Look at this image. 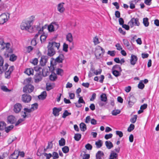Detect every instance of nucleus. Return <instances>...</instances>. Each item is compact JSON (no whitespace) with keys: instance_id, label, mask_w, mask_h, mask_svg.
I'll list each match as a JSON object with an SVG mask.
<instances>
[{"instance_id":"1","label":"nucleus","mask_w":159,"mask_h":159,"mask_svg":"<svg viewBox=\"0 0 159 159\" xmlns=\"http://www.w3.org/2000/svg\"><path fill=\"white\" fill-rule=\"evenodd\" d=\"M30 20H26L23 22L20 25V28L22 30H27L30 33H33L35 31V26L34 27L31 26V23L34 20V16H31L30 18Z\"/></svg>"},{"instance_id":"2","label":"nucleus","mask_w":159,"mask_h":159,"mask_svg":"<svg viewBox=\"0 0 159 159\" xmlns=\"http://www.w3.org/2000/svg\"><path fill=\"white\" fill-rule=\"evenodd\" d=\"M60 46V43L53 41H51L48 43L47 47L48 49V55L50 57L54 55L56 52L58 50Z\"/></svg>"},{"instance_id":"3","label":"nucleus","mask_w":159,"mask_h":159,"mask_svg":"<svg viewBox=\"0 0 159 159\" xmlns=\"http://www.w3.org/2000/svg\"><path fill=\"white\" fill-rule=\"evenodd\" d=\"M112 71L113 74L116 77H117L121 75L122 70L120 66L116 65L112 67Z\"/></svg>"},{"instance_id":"4","label":"nucleus","mask_w":159,"mask_h":159,"mask_svg":"<svg viewBox=\"0 0 159 159\" xmlns=\"http://www.w3.org/2000/svg\"><path fill=\"white\" fill-rule=\"evenodd\" d=\"M105 52L104 50L99 46H97L95 48V55L97 59L102 57Z\"/></svg>"},{"instance_id":"5","label":"nucleus","mask_w":159,"mask_h":159,"mask_svg":"<svg viewBox=\"0 0 159 159\" xmlns=\"http://www.w3.org/2000/svg\"><path fill=\"white\" fill-rule=\"evenodd\" d=\"M10 14L4 13L0 15V24L3 25L7 22L10 18Z\"/></svg>"},{"instance_id":"6","label":"nucleus","mask_w":159,"mask_h":159,"mask_svg":"<svg viewBox=\"0 0 159 159\" xmlns=\"http://www.w3.org/2000/svg\"><path fill=\"white\" fill-rule=\"evenodd\" d=\"M64 59V56L63 54H60L56 59L51 61V65L54 66L56 65V62H57L59 63H62Z\"/></svg>"},{"instance_id":"7","label":"nucleus","mask_w":159,"mask_h":159,"mask_svg":"<svg viewBox=\"0 0 159 159\" xmlns=\"http://www.w3.org/2000/svg\"><path fill=\"white\" fill-rule=\"evenodd\" d=\"M59 27L58 25L56 22H52L48 26L49 32H52L56 30Z\"/></svg>"},{"instance_id":"8","label":"nucleus","mask_w":159,"mask_h":159,"mask_svg":"<svg viewBox=\"0 0 159 159\" xmlns=\"http://www.w3.org/2000/svg\"><path fill=\"white\" fill-rule=\"evenodd\" d=\"M1 45L3 46L2 49H5L6 50V52H8L9 53L12 52V50L10 48V44L9 43H5L4 42H2L1 44Z\"/></svg>"},{"instance_id":"9","label":"nucleus","mask_w":159,"mask_h":159,"mask_svg":"<svg viewBox=\"0 0 159 159\" xmlns=\"http://www.w3.org/2000/svg\"><path fill=\"white\" fill-rule=\"evenodd\" d=\"M34 88V86L32 85L27 84L24 87L23 91L24 92L30 93L33 91Z\"/></svg>"},{"instance_id":"10","label":"nucleus","mask_w":159,"mask_h":159,"mask_svg":"<svg viewBox=\"0 0 159 159\" xmlns=\"http://www.w3.org/2000/svg\"><path fill=\"white\" fill-rule=\"evenodd\" d=\"M22 100L24 102L28 103L31 99V97L30 95L24 94L22 96Z\"/></svg>"},{"instance_id":"11","label":"nucleus","mask_w":159,"mask_h":159,"mask_svg":"<svg viewBox=\"0 0 159 159\" xmlns=\"http://www.w3.org/2000/svg\"><path fill=\"white\" fill-rule=\"evenodd\" d=\"M139 19L136 18H133L129 22V25H130L131 27H132L134 25L138 26Z\"/></svg>"},{"instance_id":"12","label":"nucleus","mask_w":159,"mask_h":159,"mask_svg":"<svg viewBox=\"0 0 159 159\" xmlns=\"http://www.w3.org/2000/svg\"><path fill=\"white\" fill-rule=\"evenodd\" d=\"M64 2H61L58 4L57 6V10L61 13H63L65 11V8L64 7Z\"/></svg>"},{"instance_id":"13","label":"nucleus","mask_w":159,"mask_h":159,"mask_svg":"<svg viewBox=\"0 0 159 159\" xmlns=\"http://www.w3.org/2000/svg\"><path fill=\"white\" fill-rule=\"evenodd\" d=\"M48 60V57L47 56H42L40 61V65L43 66H44L46 65Z\"/></svg>"},{"instance_id":"14","label":"nucleus","mask_w":159,"mask_h":159,"mask_svg":"<svg viewBox=\"0 0 159 159\" xmlns=\"http://www.w3.org/2000/svg\"><path fill=\"white\" fill-rule=\"evenodd\" d=\"M14 68V66H11L9 67L8 70L5 73V76L6 78L9 79L10 77L11 74L13 71Z\"/></svg>"},{"instance_id":"15","label":"nucleus","mask_w":159,"mask_h":159,"mask_svg":"<svg viewBox=\"0 0 159 159\" xmlns=\"http://www.w3.org/2000/svg\"><path fill=\"white\" fill-rule=\"evenodd\" d=\"M62 110L61 108H57L55 107L53 108L52 113L53 115L55 116H58L59 115V112Z\"/></svg>"},{"instance_id":"16","label":"nucleus","mask_w":159,"mask_h":159,"mask_svg":"<svg viewBox=\"0 0 159 159\" xmlns=\"http://www.w3.org/2000/svg\"><path fill=\"white\" fill-rule=\"evenodd\" d=\"M22 108V106L20 103H17L14 106V111L18 113L20 112Z\"/></svg>"},{"instance_id":"17","label":"nucleus","mask_w":159,"mask_h":159,"mask_svg":"<svg viewBox=\"0 0 159 159\" xmlns=\"http://www.w3.org/2000/svg\"><path fill=\"white\" fill-rule=\"evenodd\" d=\"M34 79L36 82H38L42 79V76L40 72L36 73L34 77Z\"/></svg>"},{"instance_id":"18","label":"nucleus","mask_w":159,"mask_h":159,"mask_svg":"<svg viewBox=\"0 0 159 159\" xmlns=\"http://www.w3.org/2000/svg\"><path fill=\"white\" fill-rule=\"evenodd\" d=\"M18 151L15 150L9 157V159H17L18 157Z\"/></svg>"},{"instance_id":"19","label":"nucleus","mask_w":159,"mask_h":159,"mask_svg":"<svg viewBox=\"0 0 159 159\" xmlns=\"http://www.w3.org/2000/svg\"><path fill=\"white\" fill-rule=\"evenodd\" d=\"M16 120V119L14 116L11 115L7 118V122L11 124L14 123Z\"/></svg>"},{"instance_id":"20","label":"nucleus","mask_w":159,"mask_h":159,"mask_svg":"<svg viewBox=\"0 0 159 159\" xmlns=\"http://www.w3.org/2000/svg\"><path fill=\"white\" fill-rule=\"evenodd\" d=\"M137 57L133 55H132L131 56V58L130 59V62L131 65H134L137 61Z\"/></svg>"},{"instance_id":"21","label":"nucleus","mask_w":159,"mask_h":159,"mask_svg":"<svg viewBox=\"0 0 159 159\" xmlns=\"http://www.w3.org/2000/svg\"><path fill=\"white\" fill-rule=\"evenodd\" d=\"M24 114L22 115V116L23 118L25 119L27 116V113H30L32 112V109L30 108L28 109V108H25L24 109Z\"/></svg>"},{"instance_id":"22","label":"nucleus","mask_w":159,"mask_h":159,"mask_svg":"<svg viewBox=\"0 0 159 159\" xmlns=\"http://www.w3.org/2000/svg\"><path fill=\"white\" fill-rule=\"evenodd\" d=\"M118 154L114 151H112L110 155L109 159H118Z\"/></svg>"},{"instance_id":"23","label":"nucleus","mask_w":159,"mask_h":159,"mask_svg":"<svg viewBox=\"0 0 159 159\" xmlns=\"http://www.w3.org/2000/svg\"><path fill=\"white\" fill-rule=\"evenodd\" d=\"M66 40L70 43L73 42V38L71 33H68L66 35Z\"/></svg>"},{"instance_id":"24","label":"nucleus","mask_w":159,"mask_h":159,"mask_svg":"<svg viewBox=\"0 0 159 159\" xmlns=\"http://www.w3.org/2000/svg\"><path fill=\"white\" fill-rule=\"evenodd\" d=\"M148 80L145 79L143 80H140V89H143L145 86L144 83L146 84L148 82Z\"/></svg>"},{"instance_id":"25","label":"nucleus","mask_w":159,"mask_h":159,"mask_svg":"<svg viewBox=\"0 0 159 159\" xmlns=\"http://www.w3.org/2000/svg\"><path fill=\"white\" fill-rule=\"evenodd\" d=\"M104 156L103 152L101 151H99L96 154V159H102Z\"/></svg>"},{"instance_id":"26","label":"nucleus","mask_w":159,"mask_h":159,"mask_svg":"<svg viewBox=\"0 0 159 159\" xmlns=\"http://www.w3.org/2000/svg\"><path fill=\"white\" fill-rule=\"evenodd\" d=\"M47 96V93L46 91H44L41 93V94L38 96V98L41 100H44L45 99Z\"/></svg>"},{"instance_id":"27","label":"nucleus","mask_w":159,"mask_h":159,"mask_svg":"<svg viewBox=\"0 0 159 159\" xmlns=\"http://www.w3.org/2000/svg\"><path fill=\"white\" fill-rule=\"evenodd\" d=\"M34 70L36 71L41 72V70H42V74L44 76H46L47 75V74H44V72L45 70L43 69H42V68L39 67H38V66L35 67H34Z\"/></svg>"},{"instance_id":"28","label":"nucleus","mask_w":159,"mask_h":159,"mask_svg":"<svg viewBox=\"0 0 159 159\" xmlns=\"http://www.w3.org/2000/svg\"><path fill=\"white\" fill-rule=\"evenodd\" d=\"M105 144L107 148L108 149H110L113 147V145L112 143L110 141H106L105 142Z\"/></svg>"},{"instance_id":"29","label":"nucleus","mask_w":159,"mask_h":159,"mask_svg":"<svg viewBox=\"0 0 159 159\" xmlns=\"http://www.w3.org/2000/svg\"><path fill=\"white\" fill-rule=\"evenodd\" d=\"M49 78L51 80L54 81L57 78V75L55 73H52V74L50 75Z\"/></svg>"},{"instance_id":"30","label":"nucleus","mask_w":159,"mask_h":159,"mask_svg":"<svg viewBox=\"0 0 159 159\" xmlns=\"http://www.w3.org/2000/svg\"><path fill=\"white\" fill-rule=\"evenodd\" d=\"M34 70L31 68H28L25 70V72L28 75H33L34 73Z\"/></svg>"},{"instance_id":"31","label":"nucleus","mask_w":159,"mask_h":159,"mask_svg":"<svg viewBox=\"0 0 159 159\" xmlns=\"http://www.w3.org/2000/svg\"><path fill=\"white\" fill-rule=\"evenodd\" d=\"M100 99L102 101L104 102H106L107 100L106 95L105 93H102L100 96Z\"/></svg>"},{"instance_id":"32","label":"nucleus","mask_w":159,"mask_h":159,"mask_svg":"<svg viewBox=\"0 0 159 159\" xmlns=\"http://www.w3.org/2000/svg\"><path fill=\"white\" fill-rule=\"evenodd\" d=\"M6 126V124L4 121L0 122V130H3L5 129Z\"/></svg>"},{"instance_id":"33","label":"nucleus","mask_w":159,"mask_h":159,"mask_svg":"<svg viewBox=\"0 0 159 159\" xmlns=\"http://www.w3.org/2000/svg\"><path fill=\"white\" fill-rule=\"evenodd\" d=\"M147 106L148 105L147 104H144L141 106L140 108V114L143 112V110L147 108Z\"/></svg>"},{"instance_id":"34","label":"nucleus","mask_w":159,"mask_h":159,"mask_svg":"<svg viewBox=\"0 0 159 159\" xmlns=\"http://www.w3.org/2000/svg\"><path fill=\"white\" fill-rule=\"evenodd\" d=\"M80 126L81 131H84L86 130V126L84 123H81L80 124Z\"/></svg>"},{"instance_id":"35","label":"nucleus","mask_w":159,"mask_h":159,"mask_svg":"<svg viewBox=\"0 0 159 159\" xmlns=\"http://www.w3.org/2000/svg\"><path fill=\"white\" fill-rule=\"evenodd\" d=\"M143 23L145 26L148 27L149 24L148 18L147 17L144 18L143 19Z\"/></svg>"},{"instance_id":"36","label":"nucleus","mask_w":159,"mask_h":159,"mask_svg":"<svg viewBox=\"0 0 159 159\" xmlns=\"http://www.w3.org/2000/svg\"><path fill=\"white\" fill-rule=\"evenodd\" d=\"M95 145H96V147L97 148H100L102 146V141L101 140H99L98 141L96 142Z\"/></svg>"},{"instance_id":"37","label":"nucleus","mask_w":159,"mask_h":159,"mask_svg":"<svg viewBox=\"0 0 159 159\" xmlns=\"http://www.w3.org/2000/svg\"><path fill=\"white\" fill-rule=\"evenodd\" d=\"M81 135L80 134H75V135L74 139L75 140L77 141H79L81 138Z\"/></svg>"},{"instance_id":"38","label":"nucleus","mask_w":159,"mask_h":159,"mask_svg":"<svg viewBox=\"0 0 159 159\" xmlns=\"http://www.w3.org/2000/svg\"><path fill=\"white\" fill-rule=\"evenodd\" d=\"M47 36L44 34H42L40 36V39L41 43L44 42L46 39Z\"/></svg>"},{"instance_id":"39","label":"nucleus","mask_w":159,"mask_h":159,"mask_svg":"<svg viewBox=\"0 0 159 159\" xmlns=\"http://www.w3.org/2000/svg\"><path fill=\"white\" fill-rule=\"evenodd\" d=\"M71 114V113L68 112L66 110H65L63 114L62 117L64 118H65L67 116L70 115Z\"/></svg>"},{"instance_id":"40","label":"nucleus","mask_w":159,"mask_h":159,"mask_svg":"<svg viewBox=\"0 0 159 159\" xmlns=\"http://www.w3.org/2000/svg\"><path fill=\"white\" fill-rule=\"evenodd\" d=\"M59 144L60 146H64L65 144V141L63 138H61L59 141Z\"/></svg>"},{"instance_id":"41","label":"nucleus","mask_w":159,"mask_h":159,"mask_svg":"<svg viewBox=\"0 0 159 159\" xmlns=\"http://www.w3.org/2000/svg\"><path fill=\"white\" fill-rule=\"evenodd\" d=\"M17 58V57L14 54H12L10 56V60L14 61H15Z\"/></svg>"},{"instance_id":"42","label":"nucleus","mask_w":159,"mask_h":159,"mask_svg":"<svg viewBox=\"0 0 159 159\" xmlns=\"http://www.w3.org/2000/svg\"><path fill=\"white\" fill-rule=\"evenodd\" d=\"M134 125L133 124H131L128 127L127 131L129 132H130L132 131L134 128Z\"/></svg>"},{"instance_id":"43","label":"nucleus","mask_w":159,"mask_h":159,"mask_svg":"<svg viewBox=\"0 0 159 159\" xmlns=\"http://www.w3.org/2000/svg\"><path fill=\"white\" fill-rule=\"evenodd\" d=\"M38 107V105L37 103H35L31 105V107L30 108L32 109V111H33L37 109Z\"/></svg>"},{"instance_id":"44","label":"nucleus","mask_w":159,"mask_h":159,"mask_svg":"<svg viewBox=\"0 0 159 159\" xmlns=\"http://www.w3.org/2000/svg\"><path fill=\"white\" fill-rule=\"evenodd\" d=\"M69 148L68 146H65L62 148V151L64 153H67L69 151Z\"/></svg>"},{"instance_id":"45","label":"nucleus","mask_w":159,"mask_h":159,"mask_svg":"<svg viewBox=\"0 0 159 159\" xmlns=\"http://www.w3.org/2000/svg\"><path fill=\"white\" fill-rule=\"evenodd\" d=\"M137 118V116L134 115L133 117L131 118L130 119V121L132 123H134L136 121Z\"/></svg>"},{"instance_id":"46","label":"nucleus","mask_w":159,"mask_h":159,"mask_svg":"<svg viewBox=\"0 0 159 159\" xmlns=\"http://www.w3.org/2000/svg\"><path fill=\"white\" fill-rule=\"evenodd\" d=\"M93 42L95 45H97L100 43L98 38L97 36H96L93 39Z\"/></svg>"},{"instance_id":"47","label":"nucleus","mask_w":159,"mask_h":159,"mask_svg":"<svg viewBox=\"0 0 159 159\" xmlns=\"http://www.w3.org/2000/svg\"><path fill=\"white\" fill-rule=\"evenodd\" d=\"M120 112V111L119 110H113L112 112V114L113 115L116 116L119 114Z\"/></svg>"},{"instance_id":"48","label":"nucleus","mask_w":159,"mask_h":159,"mask_svg":"<svg viewBox=\"0 0 159 159\" xmlns=\"http://www.w3.org/2000/svg\"><path fill=\"white\" fill-rule=\"evenodd\" d=\"M13 127L14 126L13 125L9 126L7 127H6V128H5V131L7 133H8L10 130H11L13 128Z\"/></svg>"},{"instance_id":"49","label":"nucleus","mask_w":159,"mask_h":159,"mask_svg":"<svg viewBox=\"0 0 159 159\" xmlns=\"http://www.w3.org/2000/svg\"><path fill=\"white\" fill-rule=\"evenodd\" d=\"M53 146V144L52 142H50L48 143V145L46 149H44V151H46V150L48 149H51L52 148Z\"/></svg>"},{"instance_id":"50","label":"nucleus","mask_w":159,"mask_h":159,"mask_svg":"<svg viewBox=\"0 0 159 159\" xmlns=\"http://www.w3.org/2000/svg\"><path fill=\"white\" fill-rule=\"evenodd\" d=\"M68 44L64 43L63 45V50L65 52H67L68 51Z\"/></svg>"},{"instance_id":"51","label":"nucleus","mask_w":159,"mask_h":159,"mask_svg":"<svg viewBox=\"0 0 159 159\" xmlns=\"http://www.w3.org/2000/svg\"><path fill=\"white\" fill-rule=\"evenodd\" d=\"M43 155L46 157V159H50L52 156V155L50 153L47 154L46 153H44L43 154Z\"/></svg>"},{"instance_id":"52","label":"nucleus","mask_w":159,"mask_h":159,"mask_svg":"<svg viewBox=\"0 0 159 159\" xmlns=\"http://www.w3.org/2000/svg\"><path fill=\"white\" fill-rule=\"evenodd\" d=\"M43 30V27H42L41 28H40V29L39 30L38 33L36 34L35 35V38H37L39 36V35L41 33H42Z\"/></svg>"},{"instance_id":"53","label":"nucleus","mask_w":159,"mask_h":159,"mask_svg":"<svg viewBox=\"0 0 159 159\" xmlns=\"http://www.w3.org/2000/svg\"><path fill=\"white\" fill-rule=\"evenodd\" d=\"M107 54L111 56L114 57L115 55V52L114 51H108L107 52Z\"/></svg>"},{"instance_id":"54","label":"nucleus","mask_w":159,"mask_h":159,"mask_svg":"<svg viewBox=\"0 0 159 159\" xmlns=\"http://www.w3.org/2000/svg\"><path fill=\"white\" fill-rule=\"evenodd\" d=\"M86 148L88 150H91L92 148V146L90 144L88 143L85 146Z\"/></svg>"},{"instance_id":"55","label":"nucleus","mask_w":159,"mask_h":159,"mask_svg":"<svg viewBox=\"0 0 159 159\" xmlns=\"http://www.w3.org/2000/svg\"><path fill=\"white\" fill-rule=\"evenodd\" d=\"M63 72V70L61 69H57L56 70L57 74L59 75H61V73Z\"/></svg>"},{"instance_id":"56","label":"nucleus","mask_w":159,"mask_h":159,"mask_svg":"<svg viewBox=\"0 0 159 159\" xmlns=\"http://www.w3.org/2000/svg\"><path fill=\"white\" fill-rule=\"evenodd\" d=\"M79 104L80 103H85V102L84 101L82 97H80L79 98V99L78 101Z\"/></svg>"},{"instance_id":"57","label":"nucleus","mask_w":159,"mask_h":159,"mask_svg":"<svg viewBox=\"0 0 159 159\" xmlns=\"http://www.w3.org/2000/svg\"><path fill=\"white\" fill-rule=\"evenodd\" d=\"M116 135H118L120 138L122 137L123 136L122 132L120 131H116Z\"/></svg>"},{"instance_id":"58","label":"nucleus","mask_w":159,"mask_h":159,"mask_svg":"<svg viewBox=\"0 0 159 159\" xmlns=\"http://www.w3.org/2000/svg\"><path fill=\"white\" fill-rule=\"evenodd\" d=\"M113 135L112 134H106L105 136V138L106 139H110L112 137Z\"/></svg>"},{"instance_id":"59","label":"nucleus","mask_w":159,"mask_h":159,"mask_svg":"<svg viewBox=\"0 0 159 159\" xmlns=\"http://www.w3.org/2000/svg\"><path fill=\"white\" fill-rule=\"evenodd\" d=\"M38 59L36 58H35L33 60L31 61V62L34 65H37L38 63Z\"/></svg>"},{"instance_id":"60","label":"nucleus","mask_w":159,"mask_h":159,"mask_svg":"<svg viewBox=\"0 0 159 159\" xmlns=\"http://www.w3.org/2000/svg\"><path fill=\"white\" fill-rule=\"evenodd\" d=\"M25 120V119L23 118V119H20L19 120H18V121L16 122L15 124V125L16 126L20 124L22 122L24 121Z\"/></svg>"},{"instance_id":"61","label":"nucleus","mask_w":159,"mask_h":159,"mask_svg":"<svg viewBox=\"0 0 159 159\" xmlns=\"http://www.w3.org/2000/svg\"><path fill=\"white\" fill-rule=\"evenodd\" d=\"M102 72V70L101 69H99L98 70H95L94 74L96 75L100 74Z\"/></svg>"},{"instance_id":"62","label":"nucleus","mask_w":159,"mask_h":159,"mask_svg":"<svg viewBox=\"0 0 159 159\" xmlns=\"http://www.w3.org/2000/svg\"><path fill=\"white\" fill-rule=\"evenodd\" d=\"M27 49V52L30 53L31 51L33 49V48L31 46H29L26 48Z\"/></svg>"},{"instance_id":"63","label":"nucleus","mask_w":159,"mask_h":159,"mask_svg":"<svg viewBox=\"0 0 159 159\" xmlns=\"http://www.w3.org/2000/svg\"><path fill=\"white\" fill-rule=\"evenodd\" d=\"M91 121V117L90 116H87L85 119V122L86 123H89Z\"/></svg>"},{"instance_id":"64","label":"nucleus","mask_w":159,"mask_h":159,"mask_svg":"<svg viewBox=\"0 0 159 159\" xmlns=\"http://www.w3.org/2000/svg\"><path fill=\"white\" fill-rule=\"evenodd\" d=\"M123 42L125 45H126L127 47H128L129 45V43L128 41L125 39H123Z\"/></svg>"}]
</instances>
